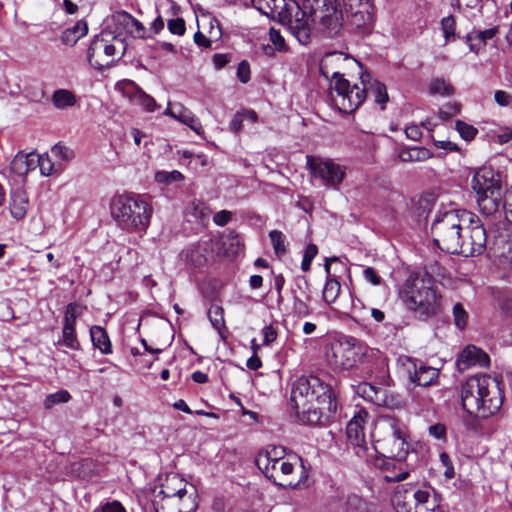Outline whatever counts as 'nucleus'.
<instances>
[{
    "mask_svg": "<svg viewBox=\"0 0 512 512\" xmlns=\"http://www.w3.org/2000/svg\"><path fill=\"white\" fill-rule=\"evenodd\" d=\"M383 472V479L386 482H400L409 476L408 470L403 468V462L399 463L393 458L384 461Z\"/></svg>",
    "mask_w": 512,
    "mask_h": 512,
    "instance_id": "nucleus-32",
    "label": "nucleus"
},
{
    "mask_svg": "<svg viewBox=\"0 0 512 512\" xmlns=\"http://www.w3.org/2000/svg\"><path fill=\"white\" fill-rule=\"evenodd\" d=\"M431 156V152L424 147L404 149L399 153V159L402 162H421L429 159Z\"/></svg>",
    "mask_w": 512,
    "mask_h": 512,
    "instance_id": "nucleus-38",
    "label": "nucleus"
},
{
    "mask_svg": "<svg viewBox=\"0 0 512 512\" xmlns=\"http://www.w3.org/2000/svg\"><path fill=\"white\" fill-rule=\"evenodd\" d=\"M413 498L412 512H438L440 509L436 495L427 489H417L413 492Z\"/></svg>",
    "mask_w": 512,
    "mask_h": 512,
    "instance_id": "nucleus-27",
    "label": "nucleus"
},
{
    "mask_svg": "<svg viewBox=\"0 0 512 512\" xmlns=\"http://www.w3.org/2000/svg\"><path fill=\"white\" fill-rule=\"evenodd\" d=\"M495 102L501 107L512 106V94L504 90H496L494 93Z\"/></svg>",
    "mask_w": 512,
    "mask_h": 512,
    "instance_id": "nucleus-61",
    "label": "nucleus"
},
{
    "mask_svg": "<svg viewBox=\"0 0 512 512\" xmlns=\"http://www.w3.org/2000/svg\"><path fill=\"white\" fill-rule=\"evenodd\" d=\"M263 344L270 345L277 339V330L273 325L265 326L262 329Z\"/></svg>",
    "mask_w": 512,
    "mask_h": 512,
    "instance_id": "nucleus-64",
    "label": "nucleus"
},
{
    "mask_svg": "<svg viewBox=\"0 0 512 512\" xmlns=\"http://www.w3.org/2000/svg\"><path fill=\"white\" fill-rule=\"evenodd\" d=\"M464 224L468 223L465 235L461 234V249L457 254L465 257L481 255L486 249L487 234L484 224L475 214L462 210Z\"/></svg>",
    "mask_w": 512,
    "mask_h": 512,
    "instance_id": "nucleus-11",
    "label": "nucleus"
},
{
    "mask_svg": "<svg viewBox=\"0 0 512 512\" xmlns=\"http://www.w3.org/2000/svg\"><path fill=\"white\" fill-rule=\"evenodd\" d=\"M184 179V176L178 170L158 171L155 174V180L162 184H171Z\"/></svg>",
    "mask_w": 512,
    "mask_h": 512,
    "instance_id": "nucleus-47",
    "label": "nucleus"
},
{
    "mask_svg": "<svg viewBox=\"0 0 512 512\" xmlns=\"http://www.w3.org/2000/svg\"><path fill=\"white\" fill-rule=\"evenodd\" d=\"M412 368H408L409 379L418 386L429 387L434 385L439 377V370L426 366L422 362L411 361Z\"/></svg>",
    "mask_w": 512,
    "mask_h": 512,
    "instance_id": "nucleus-21",
    "label": "nucleus"
},
{
    "mask_svg": "<svg viewBox=\"0 0 512 512\" xmlns=\"http://www.w3.org/2000/svg\"><path fill=\"white\" fill-rule=\"evenodd\" d=\"M400 297L405 306L420 318L436 314L439 307V296L431 286L430 279L423 277H408L400 290Z\"/></svg>",
    "mask_w": 512,
    "mask_h": 512,
    "instance_id": "nucleus-6",
    "label": "nucleus"
},
{
    "mask_svg": "<svg viewBox=\"0 0 512 512\" xmlns=\"http://www.w3.org/2000/svg\"><path fill=\"white\" fill-rule=\"evenodd\" d=\"M185 260L195 267L206 263V255L200 245L192 246L184 252Z\"/></svg>",
    "mask_w": 512,
    "mask_h": 512,
    "instance_id": "nucleus-41",
    "label": "nucleus"
},
{
    "mask_svg": "<svg viewBox=\"0 0 512 512\" xmlns=\"http://www.w3.org/2000/svg\"><path fill=\"white\" fill-rule=\"evenodd\" d=\"M208 318L218 332L225 327L224 310L221 306L212 305L208 310Z\"/></svg>",
    "mask_w": 512,
    "mask_h": 512,
    "instance_id": "nucleus-43",
    "label": "nucleus"
},
{
    "mask_svg": "<svg viewBox=\"0 0 512 512\" xmlns=\"http://www.w3.org/2000/svg\"><path fill=\"white\" fill-rule=\"evenodd\" d=\"M156 512H195L198 508L197 492L190 486L185 495L170 499H154Z\"/></svg>",
    "mask_w": 512,
    "mask_h": 512,
    "instance_id": "nucleus-15",
    "label": "nucleus"
},
{
    "mask_svg": "<svg viewBox=\"0 0 512 512\" xmlns=\"http://www.w3.org/2000/svg\"><path fill=\"white\" fill-rule=\"evenodd\" d=\"M83 308L77 303H70L65 308L63 326L75 327L76 320L82 314Z\"/></svg>",
    "mask_w": 512,
    "mask_h": 512,
    "instance_id": "nucleus-42",
    "label": "nucleus"
},
{
    "mask_svg": "<svg viewBox=\"0 0 512 512\" xmlns=\"http://www.w3.org/2000/svg\"><path fill=\"white\" fill-rule=\"evenodd\" d=\"M453 318H454V323L458 328H460V329L465 328V326L467 325V321H468V313L466 312V310L464 309L462 304L457 303L454 305Z\"/></svg>",
    "mask_w": 512,
    "mask_h": 512,
    "instance_id": "nucleus-53",
    "label": "nucleus"
},
{
    "mask_svg": "<svg viewBox=\"0 0 512 512\" xmlns=\"http://www.w3.org/2000/svg\"><path fill=\"white\" fill-rule=\"evenodd\" d=\"M373 9L350 12V22L356 29L368 30L373 23Z\"/></svg>",
    "mask_w": 512,
    "mask_h": 512,
    "instance_id": "nucleus-37",
    "label": "nucleus"
},
{
    "mask_svg": "<svg viewBox=\"0 0 512 512\" xmlns=\"http://www.w3.org/2000/svg\"><path fill=\"white\" fill-rule=\"evenodd\" d=\"M29 208V195L21 185H15L11 190L10 212L15 219H22Z\"/></svg>",
    "mask_w": 512,
    "mask_h": 512,
    "instance_id": "nucleus-28",
    "label": "nucleus"
},
{
    "mask_svg": "<svg viewBox=\"0 0 512 512\" xmlns=\"http://www.w3.org/2000/svg\"><path fill=\"white\" fill-rule=\"evenodd\" d=\"M391 440H390V456L397 462H403L409 452V444L406 442L403 432L398 427L397 423L393 420L390 423Z\"/></svg>",
    "mask_w": 512,
    "mask_h": 512,
    "instance_id": "nucleus-23",
    "label": "nucleus"
},
{
    "mask_svg": "<svg viewBox=\"0 0 512 512\" xmlns=\"http://www.w3.org/2000/svg\"><path fill=\"white\" fill-rule=\"evenodd\" d=\"M111 215L128 232L146 231L152 216L151 206L140 197L119 195L111 203Z\"/></svg>",
    "mask_w": 512,
    "mask_h": 512,
    "instance_id": "nucleus-5",
    "label": "nucleus"
},
{
    "mask_svg": "<svg viewBox=\"0 0 512 512\" xmlns=\"http://www.w3.org/2000/svg\"><path fill=\"white\" fill-rule=\"evenodd\" d=\"M291 403L303 422L316 425L336 412L337 392L318 376H301L293 382Z\"/></svg>",
    "mask_w": 512,
    "mask_h": 512,
    "instance_id": "nucleus-1",
    "label": "nucleus"
},
{
    "mask_svg": "<svg viewBox=\"0 0 512 512\" xmlns=\"http://www.w3.org/2000/svg\"><path fill=\"white\" fill-rule=\"evenodd\" d=\"M297 289L292 290L293 312L300 318L307 317L312 310L308 304L310 300V283L305 277H299L295 281Z\"/></svg>",
    "mask_w": 512,
    "mask_h": 512,
    "instance_id": "nucleus-17",
    "label": "nucleus"
},
{
    "mask_svg": "<svg viewBox=\"0 0 512 512\" xmlns=\"http://www.w3.org/2000/svg\"><path fill=\"white\" fill-rule=\"evenodd\" d=\"M269 40L275 46V49L279 52H283L287 50V46L283 36L280 31L271 27L269 29Z\"/></svg>",
    "mask_w": 512,
    "mask_h": 512,
    "instance_id": "nucleus-54",
    "label": "nucleus"
},
{
    "mask_svg": "<svg viewBox=\"0 0 512 512\" xmlns=\"http://www.w3.org/2000/svg\"><path fill=\"white\" fill-rule=\"evenodd\" d=\"M356 393L364 400L379 407L392 408L395 404L394 397L389 395L386 389L371 383H360L357 386Z\"/></svg>",
    "mask_w": 512,
    "mask_h": 512,
    "instance_id": "nucleus-16",
    "label": "nucleus"
},
{
    "mask_svg": "<svg viewBox=\"0 0 512 512\" xmlns=\"http://www.w3.org/2000/svg\"><path fill=\"white\" fill-rule=\"evenodd\" d=\"M318 254V247L317 245L313 244V243H310L306 246L305 248V251H304V255H303V259H302V262H301V269L304 271V272H308L311 268V263L313 261V259L316 257V255Z\"/></svg>",
    "mask_w": 512,
    "mask_h": 512,
    "instance_id": "nucleus-51",
    "label": "nucleus"
},
{
    "mask_svg": "<svg viewBox=\"0 0 512 512\" xmlns=\"http://www.w3.org/2000/svg\"><path fill=\"white\" fill-rule=\"evenodd\" d=\"M455 128L460 136L466 141L473 140L478 133V130L474 126L462 120L456 121Z\"/></svg>",
    "mask_w": 512,
    "mask_h": 512,
    "instance_id": "nucleus-49",
    "label": "nucleus"
},
{
    "mask_svg": "<svg viewBox=\"0 0 512 512\" xmlns=\"http://www.w3.org/2000/svg\"><path fill=\"white\" fill-rule=\"evenodd\" d=\"M348 58L343 53L326 54L320 62V73L326 79L330 80V84H334L339 78H344L343 73L338 69L339 64L345 62Z\"/></svg>",
    "mask_w": 512,
    "mask_h": 512,
    "instance_id": "nucleus-22",
    "label": "nucleus"
},
{
    "mask_svg": "<svg viewBox=\"0 0 512 512\" xmlns=\"http://www.w3.org/2000/svg\"><path fill=\"white\" fill-rule=\"evenodd\" d=\"M368 346L361 340L344 336L330 344L326 361L334 370L351 369L367 356Z\"/></svg>",
    "mask_w": 512,
    "mask_h": 512,
    "instance_id": "nucleus-9",
    "label": "nucleus"
},
{
    "mask_svg": "<svg viewBox=\"0 0 512 512\" xmlns=\"http://www.w3.org/2000/svg\"><path fill=\"white\" fill-rule=\"evenodd\" d=\"M477 203L480 212L485 216H493L499 212L502 205L501 193H483V195H477Z\"/></svg>",
    "mask_w": 512,
    "mask_h": 512,
    "instance_id": "nucleus-30",
    "label": "nucleus"
},
{
    "mask_svg": "<svg viewBox=\"0 0 512 512\" xmlns=\"http://www.w3.org/2000/svg\"><path fill=\"white\" fill-rule=\"evenodd\" d=\"M360 84L362 85V89H364V100L367 96L371 95L374 102L380 105L381 110H384L389 100L385 84L373 79L369 73H363L361 75Z\"/></svg>",
    "mask_w": 512,
    "mask_h": 512,
    "instance_id": "nucleus-20",
    "label": "nucleus"
},
{
    "mask_svg": "<svg viewBox=\"0 0 512 512\" xmlns=\"http://www.w3.org/2000/svg\"><path fill=\"white\" fill-rule=\"evenodd\" d=\"M90 337L94 348L98 349L102 354L108 355L112 353V344L104 328L98 325L92 326L90 328Z\"/></svg>",
    "mask_w": 512,
    "mask_h": 512,
    "instance_id": "nucleus-34",
    "label": "nucleus"
},
{
    "mask_svg": "<svg viewBox=\"0 0 512 512\" xmlns=\"http://www.w3.org/2000/svg\"><path fill=\"white\" fill-rule=\"evenodd\" d=\"M188 491L187 483L177 474H171L162 483L160 491L155 495V499H170L181 493L185 495Z\"/></svg>",
    "mask_w": 512,
    "mask_h": 512,
    "instance_id": "nucleus-25",
    "label": "nucleus"
},
{
    "mask_svg": "<svg viewBox=\"0 0 512 512\" xmlns=\"http://www.w3.org/2000/svg\"><path fill=\"white\" fill-rule=\"evenodd\" d=\"M490 364L489 356L480 348L469 345L460 353L456 365L459 371H464L472 366L488 367Z\"/></svg>",
    "mask_w": 512,
    "mask_h": 512,
    "instance_id": "nucleus-19",
    "label": "nucleus"
},
{
    "mask_svg": "<svg viewBox=\"0 0 512 512\" xmlns=\"http://www.w3.org/2000/svg\"><path fill=\"white\" fill-rule=\"evenodd\" d=\"M284 454V447L269 446L257 454L255 464L275 485L290 488L300 487L307 478L301 458L293 457L294 461H291Z\"/></svg>",
    "mask_w": 512,
    "mask_h": 512,
    "instance_id": "nucleus-3",
    "label": "nucleus"
},
{
    "mask_svg": "<svg viewBox=\"0 0 512 512\" xmlns=\"http://www.w3.org/2000/svg\"><path fill=\"white\" fill-rule=\"evenodd\" d=\"M168 29L172 34L182 36L186 31L183 18H175L168 21Z\"/></svg>",
    "mask_w": 512,
    "mask_h": 512,
    "instance_id": "nucleus-60",
    "label": "nucleus"
},
{
    "mask_svg": "<svg viewBox=\"0 0 512 512\" xmlns=\"http://www.w3.org/2000/svg\"><path fill=\"white\" fill-rule=\"evenodd\" d=\"M269 237L276 255L281 256L286 253L285 236L281 231L272 230Z\"/></svg>",
    "mask_w": 512,
    "mask_h": 512,
    "instance_id": "nucleus-46",
    "label": "nucleus"
},
{
    "mask_svg": "<svg viewBox=\"0 0 512 512\" xmlns=\"http://www.w3.org/2000/svg\"><path fill=\"white\" fill-rule=\"evenodd\" d=\"M113 18L117 25L123 26V28L134 37H145L146 29L144 25L129 13L120 12L117 13Z\"/></svg>",
    "mask_w": 512,
    "mask_h": 512,
    "instance_id": "nucleus-31",
    "label": "nucleus"
},
{
    "mask_svg": "<svg viewBox=\"0 0 512 512\" xmlns=\"http://www.w3.org/2000/svg\"><path fill=\"white\" fill-rule=\"evenodd\" d=\"M460 112V104L453 102L447 103L442 109L439 110V117L443 120H448Z\"/></svg>",
    "mask_w": 512,
    "mask_h": 512,
    "instance_id": "nucleus-57",
    "label": "nucleus"
},
{
    "mask_svg": "<svg viewBox=\"0 0 512 512\" xmlns=\"http://www.w3.org/2000/svg\"><path fill=\"white\" fill-rule=\"evenodd\" d=\"M416 490L412 484H402L395 488L391 501L396 512H412L413 492Z\"/></svg>",
    "mask_w": 512,
    "mask_h": 512,
    "instance_id": "nucleus-24",
    "label": "nucleus"
},
{
    "mask_svg": "<svg viewBox=\"0 0 512 512\" xmlns=\"http://www.w3.org/2000/svg\"><path fill=\"white\" fill-rule=\"evenodd\" d=\"M336 257L326 258L325 261V272L326 282L323 288V300L327 304H332L336 301L341 290V284L336 275L331 273V262L337 261Z\"/></svg>",
    "mask_w": 512,
    "mask_h": 512,
    "instance_id": "nucleus-26",
    "label": "nucleus"
},
{
    "mask_svg": "<svg viewBox=\"0 0 512 512\" xmlns=\"http://www.w3.org/2000/svg\"><path fill=\"white\" fill-rule=\"evenodd\" d=\"M134 100L137 104L142 106L146 111L153 112L155 111L157 104L153 97L146 94L142 90H138L134 96Z\"/></svg>",
    "mask_w": 512,
    "mask_h": 512,
    "instance_id": "nucleus-48",
    "label": "nucleus"
},
{
    "mask_svg": "<svg viewBox=\"0 0 512 512\" xmlns=\"http://www.w3.org/2000/svg\"><path fill=\"white\" fill-rule=\"evenodd\" d=\"M428 432L430 436L438 440L446 439V427L442 423H436L434 425L429 426Z\"/></svg>",
    "mask_w": 512,
    "mask_h": 512,
    "instance_id": "nucleus-63",
    "label": "nucleus"
},
{
    "mask_svg": "<svg viewBox=\"0 0 512 512\" xmlns=\"http://www.w3.org/2000/svg\"><path fill=\"white\" fill-rule=\"evenodd\" d=\"M70 399L71 395L67 390H59L46 396L44 407L50 409L56 404L67 403Z\"/></svg>",
    "mask_w": 512,
    "mask_h": 512,
    "instance_id": "nucleus-45",
    "label": "nucleus"
},
{
    "mask_svg": "<svg viewBox=\"0 0 512 512\" xmlns=\"http://www.w3.org/2000/svg\"><path fill=\"white\" fill-rule=\"evenodd\" d=\"M51 101L56 109L63 110L73 107L77 102V98L76 95L68 89H57L54 91Z\"/></svg>",
    "mask_w": 512,
    "mask_h": 512,
    "instance_id": "nucleus-36",
    "label": "nucleus"
},
{
    "mask_svg": "<svg viewBox=\"0 0 512 512\" xmlns=\"http://www.w3.org/2000/svg\"><path fill=\"white\" fill-rule=\"evenodd\" d=\"M471 186L477 195L490 192L497 194L500 191L499 180L490 167L479 168L473 176Z\"/></svg>",
    "mask_w": 512,
    "mask_h": 512,
    "instance_id": "nucleus-18",
    "label": "nucleus"
},
{
    "mask_svg": "<svg viewBox=\"0 0 512 512\" xmlns=\"http://www.w3.org/2000/svg\"><path fill=\"white\" fill-rule=\"evenodd\" d=\"M368 418L369 413L365 409L360 408L354 413L346 427L349 447L352 448L358 458L365 462H370L376 453L375 446L371 445L365 436L364 429Z\"/></svg>",
    "mask_w": 512,
    "mask_h": 512,
    "instance_id": "nucleus-10",
    "label": "nucleus"
},
{
    "mask_svg": "<svg viewBox=\"0 0 512 512\" xmlns=\"http://www.w3.org/2000/svg\"><path fill=\"white\" fill-rule=\"evenodd\" d=\"M441 28L446 39L454 36L456 28V21L454 16L450 15L443 18L441 21Z\"/></svg>",
    "mask_w": 512,
    "mask_h": 512,
    "instance_id": "nucleus-56",
    "label": "nucleus"
},
{
    "mask_svg": "<svg viewBox=\"0 0 512 512\" xmlns=\"http://www.w3.org/2000/svg\"><path fill=\"white\" fill-rule=\"evenodd\" d=\"M38 166L43 176H50L55 172L54 163L47 154L38 156Z\"/></svg>",
    "mask_w": 512,
    "mask_h": 512,
    "instance_id": "nucleus-55",
    "label": "nucleus"
},
{
    "mask_svg": "<svg viewBox=\"0 0 512 512\" xmlns=\"http://www.w3.org/2000/svg\"><path fill=\"white\" fill-rule=\"evenodd\" d=\"M429 92L430 94H439V95H452L454 93V88L451 84L447 83L444 79L436 78L432 80L429 84Z\"/></svg>",
    "mask_w": 512,
    "mask_h": 512,
    "instance_id": "nucleus-44",
    "label": "nucleus"
},
{
    "mask_svg": "<svg viewBox=\"0 0 512 512\" xmlns=\"http://www.w3.org/2000/svg\"><path fill=\"white\" fill-rule=\"evenodd\" d=\"M110 34H100L94 37L87 51V60L97 70L108 68L114 61L116 47L110 43Z\"/></svg>",
    "mask_w": 512,
    "mask_h": 512,
    "instance_id": "nucleus-14",
    "label": "nucleus"
},
{
    "mask_svg": "<svg viewBox=\"0 0 512 512\" xmlns=\"http://www.w3.org/2000/svg\"><path fill=\"white\" fill-rule=\"evenodd\" d=\"M299 19L306 20L308 42L313 27H318L332 37L340 33L343 20L338 0H302Z\"/></svg>",
    "mask_w": 512,
    "mask_h": 512,
    "instance_id": "nucleus-4",
    "label": "nucleus"
},
{
    "mask_svg": "<svg viewBox=\"0 0 512 512\" xmlns=\"http://www.w3.org/2000/svg\"><path fill=\"white\" fill-rule=\"evenodd\" d=\"M252 6L263 15L288 23L297 40L308 44L309 29L306 20L299 19L300 3L296 0H251Z\"/></svg>",
    "mask_w": 512,
    "mask_h": 512,
    "instance_id": "nucleus-7",
    "label": "nucleus"
},
{
    "mask_svg": "<svg viewBox=\"0 0 512 512\" xmlns=\"http://www.w3.org/2000/svg\"><path fill=\"white\" fill-rule=\"evenodd\" d=\"M174 119L187 125L196 134L201 135L203 128L198 118L186 107L180 103H175Z\"/></svg>",
    "mask_w": 512,
    "mask_h": 512,
    "instance_id": "nucleus-33",
    "label": "nucleus"
},
{
    "mask_svg": "<svg viewBox=\"0 0 512 512\" xmlns=\"http://www.w3.org/2000/svg\"><path fill=\"white\" fill-rule=\"evenodd\" d=\"M441 464L445 467L444 476L446 479H452L455 476V470L450 459V456L446 452H442L439 456Z\"/></svg>",
    "mask_w": 512,
    "mask_h": 512,
    "instance_id": "nucleus-59",
    "label": "nucleus"
},
{
    "mask_svg": "<svg viewBox=\"0 0 512 512\" xmlns=\"http://www.w3.org/2000/svg\"><path fill=\"white\" fill-rule=\"evenodd\" d=\"M501 382L486 374L469 377L461 388V402L467 415L463 418L465 428L472 432L481 430L480 418L495 415L503 405Z\"/></svg>",
    "mask_w": 512,
    "mask_h": 512,
    "instance_id": "nucleus-2",
    "label": "nucleus"
},
{
    "mask_svg": "<svg viewBox=\"0 0 512 512\" xmlns=\"http://www.w3.org/2000/svg\"><path fill=\"white\" fill-rule=\"evenodd\" d=\"M362 274L364 279L374 286L382 283V278L373 267H364Z\"/></svg>",
    "mask_w": 512,
    "mask_h": 512,
    "instance_id": "nucleus-62",
    "label": "nucleus"
},
{
    "mask_svg": "<svg viewBox=\"0 0 512 512\" xmlns=\"http://www.w3.org/2000/svg\"><path fill=\"white\" fill-rule=\"evenodd\" d=\"M52 153L56 157H58L62 160H65V161H70L74 157L73 151L70 148H68L65 145H62L60 143L53 146Z\"/></svg>",
    "mask_w": 512,
    "mask_h": 512,
    "instance_id": "nucleus-58",
    "label": "nucleus"
},
{
    "mask_svg": "<svg viewBox=\"0 0 512 512\" xmlns=\"http://www.w3.org/2000/svg\"><path fill=\"white\" fill-rule=\"evenodd\" d=\"M58 345L77 351L80 349V342L76 334L75 327H62V337L58 340Z\"/></svg>",
    "mask_w": 512,
    "mask_h": 512,
    "instance_id": "nucleus-39",
    "label": "nucleus"
},
{
    "mask_svg": "<svg viewBox=\"0 0 512 512\" xmlns=\"http://www.w3.org/2000/svg\"><path fill=\"white\" fill-rule=\"evenodd\" d=\"M32 153L19 152L10 164V171L14 176V185H23L30 171V156Z\"/></svg>",
    "mask_w": 512,
    "mask_h": 512,
    "instance_id": "nucleus-29",
    "label": "nucleus"
},
{
    "mask_svg": "<svg viewBox=\"0 0 512 512\" xmlns=\"http://www.w3.org/2000/svg\"><path fill=\"white\" fill-rule=\"evenodd\" d=\"M88 32V25L85 21H78L73 27L67 28L61 35V41L65 45L73 46L79 39L84 37Z\"/></svg>",
    "mask_w": 512,
    "mask_h": 512,
    "instance_id": "nucleus-35",
    "label": "nucleus"
},
{
    "mask_svg": "<svg viewBox=\"0 0 512 512\" xmlns=\"http://www.w3.org/2000/svg\"><path fill=\"white\" fill-rule=\"evenodd\" d=\"M463 224L462 211L448 210L437 214L431 226V234L437 247L449 254L458 253L461 249Z\"/></svg>",
    "mask_w": 512,
    "mask_h": 512,
    "instance_id": "nucleus-8",
    "label": "nucleus"
},
{
    "mask_svg": "<svg viewBox=\"0 0 512 512\" xmlns=\"http://www.w3.org/2000/svg\"><path fill=\"white\" fill-rule=\"evenodd\" d=\"M347 512H373L372 506L356 494H351L346 500Z\"/></svg>",
    "mask_w": 512,
    "mask_h": 512,
    "instance_id": "nucleus-40",
    "label": "nucleus"
},
{
    "mask_svg": "<svg viewBox=\"0 0 512 512\" xmlns=\"http://www.w3.org/2000/svg\"><path fill=\"white\" fill-rule=\"evenodd\" d=\"M347 13L373 9L371 0H343Z\"/></svg>",
    "mask_w": 512,
    "mask_h": 512,
    "instance_id": "nucleus-52",
    "label": "nucleus"
},
{
    "mask_svg": "<svg viewBox=\"0 0 512 512\" xmlns=\"http://www.w3.org/2000/svg\"><path fill=\"white\" fill-rule=\"evenodd\" d=\"M332 100L343 113H352L364 102V89L358 84L351 85L345 78L330 84Z\"/></svg>",
    "mask_w": 512,
    "mask_h": 512,
    "instance_id": "nucleus-12",
    "label": "nucleus"
},
{
    "mask_svg": "<svg viewBox=\"0 0 512 512\" xmlns=\"http://www.w3.org/2000/svg\"><path fill=\"white\" fill-rule=\"evenodd\" d=\"M498 33L497 27H492L489 29H485L483 31H478L475 33V35L468 34L466 39L469 42H472L473 40H478L480 43V46H485L486 42L490 39H492L496 34Z\"/></svg>",
    "mask_w": 512,
    "mask_h": 512,
    "instance_id": "nucleus-50",
    "label": "nucleus"
},
{
    "mask_svg": "<svg viewBox=\"0 0 512 512\" xmlns=\"http://www.w3.org/2000/svg\"><path fill=\"white\" fill-rule=\"evenodd\" d=\"M306 164L311 175L315 178H320L324 185L328 187H338L346 174V168L344 166L330 159L307 156Z\"/></svg>",
    "mask_w": 512,
    "mask_h": 512,
    "instance_id": "nucleus-13",
    "label": "nucleus"
}]
</instances>
